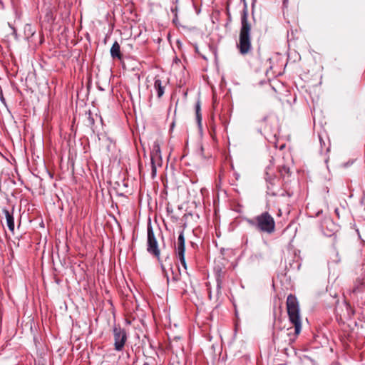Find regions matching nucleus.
I'll use <instances>...</instances> for the list:
<instances>
[{
    "mask_svg": "<svg viewBox=\"0 0 365 365\" xmlns=\"http://www.w3.org/2000/svg\"><path fill=\"white\" fill-rule=\"evenodd\" d=\"M237 48L242 55H246L252 51L251 24L248 21V10L245 5L241 13V28Z\"/></svg>",
    "mask_w": 365,
    "mask_h": 365,
    "instance_id": "obj_1",
    "label": "nucleus"
},
{
    "mask_svg": "<svg viewBox=\"0 0 365 365\" xmlns=\"http://www.w3.org/2000/svg\"><path fill=\"white\" fill-rule=\"evenodd\" d=\"M286 305L289 320L294 327V337L290 339V341H294L295 338L300 334L302 329L299 304L297 297L290 294L287 296Z\"/></svg>",
    "mask_w": 365,
    "mask_h": 365,
    "instance_id": "obj_2",
    "label": "nucleus"
},
{
    "mask_svg": "<svg viewBox=\"0 0 365 365\" xmlns=\"http://www.w3.org/2000/svg\"><path fill=\"white\" fill-rule=\"evenodd\" d=\"M247 222L262 232L272 234L275 230L274 220L268 212H264L255 217L248 219Z\"/></svg>",
    "mask_w": 365,
    "mask_h": 365,
    "instance_id": "obj_3",
    "label": "nucleus"
},
{
    "mask_svg": "<svg viewBox=\"0 0 365 365\" xmlns=\"http://www.w3.org/2000/svg\"><path fill=\"white\" fill-rule=\"evenodd\" d=\"M147 252L160 262V250L159 247L157 237L153 231V227L149 222L147 227Z\"/></svg>",
    "mask_w": 365,
    "mask_h": 365,
    "instance_id": "obj_4",
    "label": "nucleus"
},
{
    "mask_svg": "<svg viewBox=\"0 0 365 365\" xmlns=\"http://www.w3.org/2000/svg\"><path fill=\"white\" fill-rule=\"evenodd\" d=\"M151 159V175L154 178L156 175L157 168L161 167L163 164V160L161 156V150L159 143H154L153 148L150 153Z\"/></svg>",
    "mask_w": 365,
    "mask_h": 365,
    "instance_id": "obj_5",
    "label": "nucleus"
},
{
    "mask_svg": "<svg viewBox=\"0 0 365 365\" xmlns=\"http://www.w3.org/2000/svg\"><path fill=\"white\" fill-rule=\"evenodd\" d=\"M114 347L116 351H121L127 341V334L120 326H115L113 329Z\"/></svg>",
    "mask_w": 365,
    "mask_h": 365,
    "instance_id": "obj_6",
    "label": "nucleus"
},
{
    "mask_svg": "<svg viewBox=\"0 0 365 365\" xmlns=\"http://www.w3.org/2000/svg\"><path fill=\"white\" fill-rule=\"evenodd\" d=\"M185 237L183 232H181L178 236L177 245L175 247V252L177 257L185 256Z\"/></svg>",
    "mask_w": 365,
    "mask_h": 365,
    "instance_id": "obj_7",
    "label": "nucleus"
},
{
    "mask_svg": "<svg viewBox=\"0 0 365 365\" xmlns=\"http://www.w3.org/2000/svg\"><path fill=\"white\" fill-rule=\"evenodd\" d=\"M3 212L5 215L6 225L9 230L14 233V209L10 212L6 209L3 210Z\"/></svg>",
    "mask_w": 365,
    "mask_h": 365,
    "instance_id": "obj_8",
    "label": "nucleus"
},
{
    "mask_svg": "<svg viewBox=\"0 0 365 365\" xmlns=\"http://www.w3.org/2000/svg\"><path fill=\"white\" fill-rule=\"evenodd\" d=\"M110 56L113 58H118L120 60L122 58V53L120 52V44L115 41L110 48Z\"/></svg>",
    "mask_w": 365,
    "mask_h": 365,
    "instance_id": "obj_9",
    "label": "nucleus"
},
{
    "mask_svg": "<svg viewBox=\"0 0 365 365\" xmlns=\"http://www.w3.org/2000/svg\"><path fill=\"white\" fill-rule=\"evenodd\" d=\"M154 88L157 91L158 97L161 98L164 94L165 86L163 85L162 81L158 78H155Z\"/></svg>",
    "mask_w": 365,
    "mask_h": 365,
    "instance_id": "obj_10",
    "label": "nucleus"
},
{
    "mask_svg": "<svg viewBox=\"0 0 365 365\" xmlns=\"http://www.w3.org/2000/svg\"><path fill=\"white\" fill-rule=\"evenodd\" d=\"M364 278L359 277L354 282V284L352 289L353 293H359L363 291L364 287Z\"/></svg>",
    "mask_w": 365,
    "mask_h": 365,
    "instance_id": "obj_11",
    "label": "nucleus"
},
{
    "mask_svg": "<svg viewBox=\"0 0 365 365\" xmlns=\"http://www.w3.org/2000/svg\"><path fill=\"white\" fill-rule=\"evenodd\" d=\"M180 277H181V273H180V268L177 266L175 267V270H173L172 269L171 282H173L174 283H177L178 282H179L180 280Z\"/></svg>",
    "mask_w": 365,
    "mask_h": 365,
    "instance_id": "obj_12",
    "label": "nucleus"
},
{
    "mask_svg": "<svg viewBox=\"0 0 365 365\" xmlns=\"http://www.w3.org/2000/svg\"><path fill=\"white\" fill-rule=\"evenodd\" d=\"M195 113H196L197 120L200 123L201 121L200 104V102H197L196 103V105H195Z\"/></svg>",
    "mask_w": 365,
    "mask_h": 365,
    "instance_id": "obj_13",
    "label": "nucleus"
},
{
    "mask_svg": "<svg viewBox=\"0 0 365 365\" xmlns=\"http://www.w3.org/2000/svg\"><path fill=\"white\" fill-rule=\"evenodd\" d=\"M178 258L179 259L182 266L183 267V268L185 270V272L187 273V272H186V270H187V264H186V262H185V256L178 257Z\"/></svg>",
    "mask_w": 365,
    "mask_h": 365,
    "instance_id": "obj_14",
    "label": "nucleus"
},
{
    "mask_svg": "<svg viewBox=\"0 0 365 365\" xmlns=\"http://www.w3.org/2000/svg\"><path fill=\"white\" fill-rule=\"evenodd\" d=\"M280 173H281L282 175L288 174L289 173V168L286 167V166H283L280 169Z\"/></svg>",
    "mask_w": 365,
    "mask_h": 365,
    "instance_id": "obj_15",
    "label": "nucleus"
},
{
    "mask_svg": "<svg viewBox=\"0 0 365 365\" xmlns=\"http://www.w3.org/2000/svg\"><path fill=\"white\" fill-rule=\"evenodd\" d=\"M336 215H337L338 217H339V210L338 208H336L335 210H334Z\"/></svg>",
    "mask_w": 365,
    "mask_h": 365,
    "instance_id": "obj_16",
    "label": "nucleus"
},
{
    "mask_svg": "<svg viewBox=\"0 0 365 365\" xmlns=\"http://www.w3.org/2000/svg\"><path fill=\"white\" fill-rule=\"evenodd\" d=\"M88 119H89V121H90L91 124H93L94 123V120H93V118L91 117V115L89 116Z\"/></svg>",
    "mask_w": 365,
    "mask_h": 365,
    "instance_id": "obj_17",
    "label": "nucleus"
},
{
    "mask_svg": "<svg viewBox=\"0 0 365 365\" xmlns=\"http://www.w3.org/2000/svg\"><path fill=\"white\" fill-rule=\"evenodd\" d=\"M221 289V285H220V282H217V289L218 291Z\"/></svg>",
    "mask_w": 365,
    "mask_h": 365,
    "instance_id": "obj_18",
    "label": "nucleus"
},
{
    "mask_svg": "<svg viewBox=\"0 0 365 365\" xmlns=\"http://www.w3.org/2000/svg\"><path fill=\"white\" fill-rule=\"evenodd\" d=\"M277 215H278V216H281L282 215V210L281 209H279Z\"/></svg>",
    "mask_w": 365,
    "mask_h": 365,
    "instance_id": "obj_19",
    "label": "nucleus"
},
{
    "mask_svg": "<svg viewBox=\"0 0 365 365\" xmlns=\"http://www.w3.org/2000/svg\"><path fill=\"white\" fill-rule=\"evenodd\" d=\"M172 11L174 12L177 10V6L175 7V9H171Z\"/></svg>",
    "mask_w": 365,
    "mask_h": 365,
    "instance_id": "obj_20",
    "label": "nucleus"
},
{
    "mask_svg": "<svg viewBox=\"0 0 365 365\" xmlns=\"http://www.w3.org/2000/svg\"><path fill=\"white\" fill-rule=\"evenodd\" d=\"M0 99H1V101H4V98L3 96H1Z\"/></svg>",
    "mask_w": 365,
    "mask_h": 365,
    "instance_id": "obj_21",
    "label": "nucleus"
},
{
    "mask_svg": "<svg viewBox=\"0 0 365 365\" xmlns=\"http://www.w3.org/2000/svg\"><path fill=\"white\" fill-rule=\"evenodd\" d=\"M143 365H149V362H147V361H146V362H145V363L143 364Z\"/></svg>",
    "mask_w": 365,
    "mask_h": 365,
    "instance_id": "obj_22",
    "label": "nucleus"
},
{
    "mask_svg": "<svg viewBox=\"0 0 365 365\" xmlns=\"http://www.w3.org/2000/svg\"><path fill=\"white\" fill-rule=\"evenodd\" d=\"M161 267H162V269L164 271L165 268H164V266L163 264L161 265Z\"/></svg>",
    "mask_w": 365,
    "mask_h": 365,
    "instance_id": "obj_23",
    "label": "nucleus"
}]
</instances>
